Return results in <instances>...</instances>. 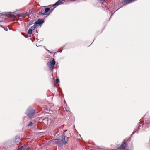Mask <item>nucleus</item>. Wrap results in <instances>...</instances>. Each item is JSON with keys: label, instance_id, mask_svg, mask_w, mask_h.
Segmentation results:
<instances>
[{"label": "nucleus", "instance_id": "1", "mask_svg": "<svg viewBox=\"0 0 150 150\" xmlns=\"http://www.w3.org/2000/svg\"><path fill=\"white\" fill-rule=\"evenodd\" d=\"M68 138L66 135L63 134L57 139H53L51 142L56 144L58 146L61 147L67 143Z\"/></svg>", "mask_w": 150, "mask_h": 150}, {"label": "nucleus", "instance_id": "2", "mask_svg": "<svg viewBox=\"0 0 150 150\" xmlns=\"http://www.w3.org/2000/svg\"><path fill=\"white\" fill-rule=\"evenodd\" d=\"M26 114L29 117H32L35 114V110L30 107H28L26 112Z\"/></svg>", "mask_w": 150, "mask_h": 150}, {"label": "nucleus", "instance_id": "3", "mask_svg": "<svg viewBox=\"0 0 150 150\" xmlns=\"http://www.w3.org/2000/svg\"><path fill=\"white\" fill-rule=\"evenodd\" d=\"M55 62L54 58H53L51 61H50L47 64V65L50 69V71H52L54 69L55 65Z\"/></svg>", "mask_w": 150, "mask_h": 150}, {"label": "nucleus", "instance_id": "4", "mask_svg": "<svg viewBox=\"0 0 150 150\" xmlns=\"http://www.w3.org/2000/svg\"><path fill=\"white\" fill-rule=\"evenodd\" d=\"M44 22V20L43 19H39L38 20L35 22L34 24L35 25H41Z\"/></svg>", "mask_w": 150, "mask_h": 150}, {"label": "nucleus", "instance_id": "5", "mask_svg": "<svg viewBox=\"0 0 150 150\" xmlns=\"http://www.w3.org/2000/svg\"><path fill=\"white\" fill-rule=\"evenodd\" d=\"M65 0H59L57 2L55 3L52 6H58L63 3V2Z\"/></svg>", "mask_w": 150, "mask_h": 150}, {"label": "nucleus", "instance_id": "6", "mask_svg": "<svg viewBox=\"0 0 150 150\" xmlns=\"http://www.w3.org/2000/svg\"><path fill=\"white\" fill-rule=\"evenodd\" d=\"M134 1V0H124L121 3L124 5L129 3H131Z\"/></svg>", "mask_w": 150, "mask_h": 150}, {"label": "nucleus", "instance_id": "7", "mask_svg": "<svg viewBox=\"0 0 150 150\" xmlns=\"http://www.w3.org/2000/svg\"><path fill=\"white\" fill-rule=\"evenodd\" d=\"M122 145L120 146V148L122 149L125 150V148L127 147V144H126L125 142V140H124L122 142Z\"/></svg>", "mask_w": 150, "mask_h": 150}, {"label": "nucleus", "instance_id": "8", "mask_svg": "<svg viewBox=\"0 0 150 150\" xmlns=\"http://www.w3.org/2000/svg\"><path fill=\"white\" fill-rule=\"evenodd\" d=\"M27 15V12H23L21 14H18L17 15L19 17L25 18Z\"/></svg>", "mask_w": 150, "mask_h": 150}, {"label": "nucleus", "instance_id": "9", "mask_svg": "<svg viewBox=\"0 0 150 150\" xmlns=\"http://www.w3.org/2000/svg\"><path fill=\"white\" fill-rule=\"evenodd\" d=\"M53 9L54 8H53V9L50 10V8H45V11H44L45 12L44 13H45V15L46 13H47L50 10V12L52 11H53Z\"/></svg>", "mask_w": 150, "mask_h": 150}, {"label": "nucleus", "instance_id": "10", "mask_svg": "<svg viewBox=\"0 0 150 150\" xmlns=\"http://www.w3.org/2000/svg\"><path fill=\"white\" fill-rule=\"evenodd\" d=\"M6 16L9 17H12L13 16V13H10L7 14Z\"/></svg>", "mask_w": 150, "mask_h": 150}, {"label": "nucleus", "instance_id": "11", "mask_svg": "<svg viewBox=\"0 0 150 150\" xmlns=\"http://www.w3.org/2000/svg\"><path fill=\"white\" fill-rule=\"evenodd\" d=\"M21 150H25L27 149V146L26 145H24L20 147Z\"/></svg>", "mask_w": 150, "mask_h": 150}, {"label": "nucleus", "instance_id": "12", "mask_svg": "<svg viewBox=\"0 0 150 150\" xmlns=\"http://www.w3.org/2000/svg\"><path fill=\"white\" fill-rule=\"evenodd\" d=\"M33 20H31L27 24V26L29 27V26L32 25L33 24Z\"/></svg>", "mask_w": 150, "mask_h": 150}, {"label": "nucleus", "instance_id": "13", "mask_svg": "<svg viewBox=\"0 0 150 150\" xmlns=\"http://www.w3.org/2000/svg\"><path fill=\"white\" fill-rule=\"evenodd\" d=\"M37 27V26L36 25L34 24V25L32 26L31 27V28H30V29H32V30H34Z\"/></svg>", "mask_w": 150, "mask_h": 150}, {"label": "nucleus", "instance_id": "14", "mask_svg": "<svg viewBox=\"0 0 150 150\" xmlns=\"http://www.w3.org/2000/svg\"><path fill=\"white\" fill-rule=\"evenodd\" d=\"M32 29L29 28L27 32V33L28 34L30 35L32 34Z\"/></svg>", "mask_w": 150, "mask_h": 150}, {"label": "nucleus", "instance_id": "15", "mask_svg": "<svg viewBox=\"0 0 150 150\" xmlns=\"http://www.w3.org/2000/svg\"><path fill=\"white\" fill-rule=\"evenodd\" d=\"M33 123L32 122H30L26 126L28 127L31 126L32 125Z\"/></svg>", "mask_w": 150, "mask_h": 150}, {"label": "nucleus", "instance_id": "16", "mask_svg": "<svg viewBox=\"0 0 150 150\" xmlns=\"http://www.w3.org/2000/svg\"><path fill=\"white\" fill-rule=\"evenodd\" d=\"M38 14L39 15H41V14H42V15H45V13H43L41 11H39V12L38 13Z\"/></svg>", "mask_w": 150, "mask_h": 150}, {"label": "nucleus", "instance_id": "17", "mask_svg": "<svg viewBox=\"0 0 150 150\" xmlns=\"http://www.w3.org/2000/svg\"><path fill=\"white\" fill-rule=\"evenodd\" d=\"M55 81L56 82V83H59V79H56Z\"/></svg>", "mask_w": 150, "mask_h": 150}, {"label": "nucleus", "instance_id": "18", "mask_svg": "<svg viewBox=\"0 0 150 150\" xmlns=\"http://www.w3.org/2000/svg\"><path fill=\"white\" fill-rule=\"evenodd\" d=\"M67 1L68 2L70 3L73 1V0H67Z\"/></svg>", "mask_w": 150, "mask_h": 150}, {"label": "nucleus", "instance_id": "19", "mask_svg": "<svg viewBox=\"0 0 150 150\" xmlns=\"http://www.w3.org/2000/svg\"><path fill=\"white\" fill-rule=\"evenodd\" d=\"M48 118L47 117H45V118L43 119V120H45L47 121H48Z\"/></svg>", "mask_w": 150, "mask_h": 150}, {"label": "nucleus", "instance_id": "20", "mask_svg": "<svg viewBox=\"0 0 150 150\" xmlns=\"http://www.w3.org/2000/svg\"><path fill=\"white\" fill-rule=\"evenodd\" d=\"M135 132L137 133H138V132H137V131H135V132H133L132 134H131V136H132V134H134L135 133Z\"/></svg>", "mask_w": 150, "mask_h": 150}, {"label": "nucleus", "instance_id": "21", "mask_svg": "<svg viewBox=\"0 0 150 150\" xmlns=\"http://www.w3.org/2000/svg\"><path fill=\"white\" fill-rule=\"evenodd\" d=\"M46 50H47V51L49 52V53H51V52H50V51L49 50H47V49H46Z\"/></svg>", "mask_w": 150, "mask_h": 150}, {"label": "nucleus", "instance_id": "22", "mask_svg": "<svg viewBox=\"0 0 150 150\" xmlns=\"http://www.w3.org/2000/svg\"><path fill=\"white\" fill-rule=\"evenodd\" d=\"M4 30H5V31H7L8 30V29L7 28H6V29H4Z\"/></svg>", "mask_w": 150, "mask_h": 150}, {"label": "nucleus", "instance_id": "23", "mask_svg": "<svg viewBox=\"0 0 150 150\" xmlns=\"http://www.w3.org/2000/svg\"><path fill=\"white\" fill-rule=\"evenodd\" d=\"M65 109L67 111H69V110H68V109H67L66 108H65Z\"/></svg>", "mask_w": 150, "mask_h": 150}, {"label": "nucleus", "instance_id": "24", "mask_svg": "<svg viewBox=\"0 0 150 150\" xmlns=\"http://www.w3.org/2000/svg\"><path fill=\"white\" fill-rule=\"evenodd\" d=\"M145 125V124H143V127H144Z\"/></svg>", "mask_w": 150, "mask_h": 150}, {"label": "nucleus", "instance_id": "25", "mask_svg": "<svg viewBox=\"0 0 150 150\" xmlns=\"http://www.w3.org/2000/svg\"><path fill=\"white\" fill-rule=\"evenodd\" d=\"M125 150H128V149H125Z\"/></svg>", "mask_w": 150, "mask_h": 150}, {"label": "nucleus", "instance_id": "26", "mask_svg": "<svg viewBox=\"0 0 150 150\" xmlns=\"http://www.w3.org/2000/svg\"><path fill=\"white\" fill-rule=\"evenodd\" d=\"M94 42V40L93 41V42H92V43Z\"/></svg>", "mask_w": 150, "mask_h": 150}, {"label": "nucleus", "instance_id": "27", "mask_svg": "<svg viewBox=\"0 0 150 150\" xmlns=\"http://www.w3.org/2000/svg\"><path fill=\"white\" fill-rule=\"evenodd\" d=\"M25 38H27V37H25Z\"/></svg>", "mask_w": 150, "mask_h": 150}, {"label": "nucleus", "instance_id": "28", "mask_svg": "<svg viewBox=\"0 0 150 150\" xmlns=\"http://www.w3.org/2000/svg\"><path fill=\"white\" fill-rule=\"evenodd\" d=\"M93 150V149H92V150Z\"/></svg>", "mask_w": 150, "mask_h": 150}]
</instances>
